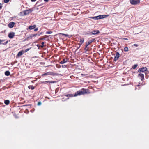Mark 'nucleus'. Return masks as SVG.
Instances as JSON below:
<instances>
[{"label":"nucleus","instance_id":"11","mask_svg":"<svg viewBox=\"0 0 149 149\" xmlns=\"http://www.w3.org/2000/svg\"><path fill=\"white\" fill-rule=\"evenodd\" d=\"M138 76L141 77V81H143L144 79V74L142 73H139L138 74Z\"/></svg>","mask_w":149,"mask_h":149},{"label":"nucleus","instance_id":"16","mask_svg":"<svg viewBox=\"0 0 149 149\" xmlns=\"http://www.w3.org/2000/svg\"><path fill=\"white\" fill-rule=\"evenodd\" d=\"M36 27V25H34L33 26H30L29 27V29L30 30L33 29L34 28H35Z\"/></svg>","mask_w":149,"mask_h":149},{"label":"nucleus","instance_id":"37","mask_svg":"<svg viewBox=\"0 0 149 149\" xmlns=\"http://www.w3.org/2000/svg\"><path fill=\"white\" fill-rule=\"evenodd\" d=\"M54 82H55V81H50V82H49L50 83H54Z\"/></svg>","mask_w":149,"mask_h":149},{"label":"nucleus","instance_id":"20","mask_svg":"<svg viewBox=\"0 0 149 149\" xmlns=\"http://www.w3.org/2000/svg\"><path fill=\"white\" fill-rule=\"evenodd\" d=\"M10 101L8 100H6L4 101V103L6 105L9 104Z\"/></svg>","mask_w":149,"mask_h":149},{"label":"nucleus","instance_id":"27","mask_svg":"<svg viewBox=\"0 0 149 149\" xmlns=\"http://www.w3.org/2000/svg\"><path fill=\"white\" fill-rule=\"evenodd\" d=\"M44 42H42V43H41V44L42 45L40 46V47H42V48L44 47Z\"/></svg>","mask_w":149,"mask_h":149},{"label":"nucleus","instance_id":"13","mask_svg":"<svg viewBox=\"0 0 149 149\" xmlns=\"http://www.w3.org/2000/svg\"><path fill=\"white\" fill-rule=\"evenodd\" d=\"M84 42V38H82L80 39V40L79 42L80 43L79 44L80 46L77 49H78L80 47V45H81V44Z\"/></svg>","mask_w":149,"mask_h":149},{"label":"nucleus","instance_id":"12","mask_svg":"<svg viewBox=\"0 0 149 149\" xmlns=\"http://www.w3.org/2000/svg\"><path fill=\"white\" fill-rule=\"evenodd\" d=\"M23 52H24V51H21L19 52L17 54V57L20 56L21 55H22L23 54Z\"/></svg>","mask_w":149,"mask_h":149},{"label":"nucleus","instance_id":"29","mask_svg":"<svg viewBox=\"0 0 149 149\" xmlns=\"http://www.w3.org/2000/svg\"><path fill=\"white\" fill-rule=\"evenodd\" d=\"M10 0H4V2L5 3H7Z\"/></svg>","mask_w":149,"mask_h":149},{"label":"nucleus","instance_id":"14","mask_svg":"<svg viewBox=\"0 0 149 149\" xmlns=\"http://www.w3.org/2000/svg\"><path fill=\"white\" fill-rule=\"evenodd\" d=\"M101 16L99 15L96 17H93V18L95 19H102Z\"/></svg>","mask_w":149,"mask_h":149},{"label":"nucleus","instance_id":"15","mask_svg":"<svg viewBox=\"0 0 149 149\" xmlns=\"http://www.w3.org/2000/svg\"><path fill=\"white\" fill-rule=\"evenodd\" d=\"M52 75V72H47L45 74H42V76H44L46 75Z\"/></svg>","mask_w":149,"mask_h":149},{"label":"nucleus","instance_id":"46","mask_svg":"<svg viewBox=\"0 0 149 149\" xmlns=\"http://www.w3.org/2000/svg\"><path fill=\"white\" fill-rule=\"evenodd\" d=\"M123 39H125V38H124Z\"/></svg>","mask_w":149,"mask_h":149},{"label":"nucleus","instance_id":"25","mask_svg":"<svg viewBox=\"0 0 149 149\" xmlns=\"http://www.w3.org/2000/svg\"><path fill=\"white\" fill-rule=\"evenodd\" d=\"M128 50V48L127 47H125L124 48V51L125 52H127Z\"/></svg>","mask_w":149,"mask_h":149},{"label":"nucleus","instance_id":"6","mask_svg":"<svg viewBox=\"0 0 149 149\" xmlns=\"http://www.w3.org/2000/svg\"><path fill=\"white\" fill-rule=\"evenodd\" d=\"M147 70V68L146 67H144L139 68L138 71L139 72H143L146 71Z\"/></svg>","mask_w":149,"mask_h":149},{"label":"nucleus","instance_id":"36","mask_svg":"<svg viewBox=\"0 0 149 149\" xmlns=\"http://www.w3.org/2000/svg\"><path fill=\"white\" fill-rule=\"evenodd\" d=\"M133 45L137 47L138 46V44H134Z\"/></svg>","mask_w":149,"mask_h":149},{"label":"nucleus","instance_id":"19","mask_svg":"<svg viewBox=\"0 0 149 149\" xmlns=\"http://www.w3.org/2000/svg\"><path fill=\"white\" fill-rule=\"evenodd\" d=\"M5 74L6 76H9L10 74V72L8 71H6L5 72Z\"/></svg>","mask_w":149,"mask_h":149},{"label":"nucleus","instance_id":"26","mask_svg":"<svg viewBox=\"0 0 149 149\" xmlns=\"http://www.w3.org/2000/svg\"><path fill=\"white\" fill-rule=\"evenodd\" d=\"M56 67L57 68H61V66L60 65H59V64H56Z\"/></svg>","mask_w":149,"mask_h":149},{"label":"nucleus","instance_id":"41","mask_svg":"<svg viewBox=\"0 0 149 149\" xmlns=\"http://www.w3.org/2000/svg\"><path fill=\"white\" fill-rule=\"evenodd\" d=\"M33 63H32V66L31 67V68H33V66H34V65H33Z\"/></svg>","mask_w":149,"mask_h":149},{"label":"nucleus","instance_id":"45","mask_svg":"<svg viewBox=\"0 0 149 149\" xmlns=\"http://www.w3.org/2000/svg\"><path fill=\"white\" fill-rule=\"evenodd\" d=\"M43 39H44V38H41V40H43Z\"/></svg>","mask_w":149,"mask_h":149},{"label":"nucleus","instance_id":"34","mask_svg":"<svg viewBox=\"0 0 149 149\" xmlns=\"http://www.w3.org/2000/svg\"><path fill=\"white\" fill-rule=\"evenodd\" d=\"M37 35H38V34H34L33 35H31L33 36V37H35V36H37Z\"/></svg>","mask_w":149,"mask_h":149},{"label":"nucleus","instance_id":"28","mask_svg":"<svg viewBox=\"0 0 149 149\" xmlns=\"http://www.w3.org/2000/svg\"><path fill=\"white\" fill-rule=\"evenodd\" d=\"M52 33V32L50 31H47L46 33L47 34H51Z\"/></svg>","mask_w":149,"mask_h":149},{"label":"nucleus","instance_id":"24","mask_svg":"<svg viewBox=\"0 0 149 149\" xmlns=\"http://www.w3.org/2000/svg\"><path fill=\"white\" fill-rule=\"evenodd\" d=\"M34 88H35L33 86L30 85V86H29V89H31L32 90H33L34 89Z\"/></svg>","mask_w":149,"mask_h":149},{"label":"nucleus","instance_id":"38","mask_svg":"<svg viewBox=\"0 0 149 149\" xmlns=\"http://www.w3.org/2000/svg\"><path fill=\"white\" fill-rule=\"evenodd\" d=\"M38 30V28H35V29H34V31H37Z\"/></svg>","mask_w":149,"mask_h":149},{"label":"nucleus","instance_id":"17","mask_svg":"<svg viewBox=\"0 0 149 149\" xmlns=\"http://www.w3.org/2000/svg\"><path fill=\"white\" fill-rule=\"evenodd\" d=\"M65 96H66L67 97H75L74 96V95L72 94H68L67 95H65Z\"/></svg>","mask_w":149,"mask_h":149},{"label":"nucleus","instance_id":"7","mask_svg":"<svg viewBox=\"0 0 149 149\" xmlns=\"http://www.w3.org/2000/svg\"><path fill=\"white\" fill-rule=\"evenodd\" d=\"M120 54L118 52H117L116 53V54L115 56V57L114 58V61H116L118 60Z\"/></svg>","mask_w":149,"mask_h":149},{"label":"nucleus","instance_id":"47","mask_svg":"<svg viewBox=\"0 0 149 149\" xmlns=\"http://www.w3.org/2000/svg\"><path fill=\"white\" fill-rule=\"evenodd\" d=\"M136 88H135V89H136Z\"/></svg>","mask_w":149,"mask_h":149},{"label":"nucleus","instance_id":"31","mask_svg":"<svg viewBox=\"0 0 149 149\" xmlns=\"http://www.w3.org/2000/svg\"><path fill=\"white\" fill-rule=\"evenodd\" d=\"M61 34L63 36H68V34H65L64 33H62Z\"/></svg>","mask_w":149,"mask_h":149},{"label":"nucleus","instance_id":"42","mask_svg":"<svg viewBox=\"0 0 149 149\" xmlns=\"http://www.w3.org/2000/svg\"><path fill=\"white\" fill-rule=\"evenodd\" d=\"M27 51H28V49H26L25 50V52H26Z\"/></svg>","mask_w":149,"mask_h":149},{"label":"nucleus","instance_id":"39","mask_svg":"<svg viewBox=\"0 0 149 149\" xmlns=\"http://www.w3.org/2000/svg\"><path fill=\"white\" fill-rule=\"evenodd\" d=\"M37 0H31V1L33 2H35Z\"/></svg>","mask_w":149,"mask_h":149},{"label":"nucleus","instance_id":"44","mask_svg":"<svg viewBox=\"0 0 149 149\" xmlns=\"http://www.w3.org/2000/svg\"><path fill=\"white\" fill-rule=\"evenodd\" d=\"M140 86L139 85H137V86Z\"/></svg>","mask_w":149,"mask_h":149},{"label":"nucleus","instance_id":"9","mask_svg":"<svg viewBox=\"0 0 149 149\" xmlns=\"http://www.w3.org/2000/svg\"><path fill=\"white\" fill-rule=\"evenodd\" d=\"M28 12V10H26L23 11L22 12H21L20 13V14L21 16H23L26 15L27 14V12Z\"/></svg>","mask_w":149,"mask_h":149},{"label":"nucleus","instance_id":"10","mask_svg":"<svg viewBox=\"0 0 149 149\" xmlns=\"http://www.w3.org/2000/svg\"><path fill=\"white\" fill-rule=\"evenodd\" d=\"M15 24L14 22H11L8 24V26L10 28H12L14 26Z\"/></svg>","mask_w":149,"mask_h":149},{"label":"nucleus","instance_id":"43","mask_svg":"<svg viewBox=\"0 0 149 149\" xmlns=\"http://www.w3.org/2000/svg\"><path fill=\"white\" fill-rule=\"evenodd\" d=\"M32 111V110H31V112H33V111Z\"/></svg>","mask_w":149,"mask_h":149},{"label":"nucleus","instance_id":"35","mask_svg":"<svg viewBox=\"0 0 149 149\" xmlns=\"http://www.w3.org/2000/svg\"><path fill=\"white\" fill-rule=\"evenodd\" d=\"M66 65H63L62 66V67L63 68H65L66 67Z\"/></svg>","mask_w":149,"mask_h":149},{"label":"nucleus","instance_id":"23","mask_svg":"<svg viewBox=\"0 0 149 149\" xmlns=\"http://www.w3.org/2000/svg\"><path fill=\"white\" fill-rule=\"evenodd\" d=\"M34 8H32L31 9H29V13H31L34 10Z\"/></svg>","mask_w":149,"mask_h":149},{"label":"nucleus","instance_id":"1","mask_svg":"<svg viewBox=\"0 0 149 149\" xmlns=\"http://www.w3.org/2000/svg\"><path fill=\"white\" fill-rule=\"evenodd\" d=\"M87 90V89L82 88L76 92L74 94V96H77L86 94Z\"/></svg>","mask_w":149,"mask_h":149},{"label":"nucleus","instance_id":"8","mask_svg":"<svg viewBox=\"0 0 149 149\" xmlns=\"http://www.w3.org/2000/svg\"><path fill=\"white\" fill-rule=\"evenodd\" d=\"M15 36V33L11 32L9 33L8 35V37L10 39L13 38Z\"/></svg>","mask_w":149,"mask_h":149},{"label":"nucleus","instance_id":"32","mask_svg":"<svg viewBox=\"0 0 149 149\" xmlns=\"http://www.w3.org/2000/svg\"><path fill=\"white\" fill-rule=\"evenodd\" d=\"M41 102H39L38 103V106L40 105L41 104Z\"/></svg>","mask_w":149,"mask_h":149},{"label":"nucleus","instance_id":"4","mask_svg":"<svg viewBox=\"0 0 149 149\" xmlns=\"http://www.w3.org/2000/svg\"><path fill=\"white\" fill-rule=\"evenodd\" d=\"M95 40V39H90L89 41L88 42H87L86 43V47L85 48V49L88 51V48L87 47V46L91 43L93 41H94Z\"/></svg>","mask_w":149,"mask_h":149},{"label":"nucleus","instance_id":"33","mask_svg":"<svg viewBox=\"0 0 149 149\" xmlns=\"http://www.w3.org/2000/svg\"><path fill=\"white\" fill-rule=\"evenodd\" d=\"M49 82H50V81H44L43 82V83L44 84H45L46 82L49 83Z\"/></svg>","mask_w":149,"mask_h":149},{"label":"nucleus","instance_id":"40","mask_svg":"<svg viewBox=\"0 0 149 149\" xmlns=\"http://www.w3.org/2000/svg\"><path fill=\"white\" fill-rule=\"evenodd\" d=\"M44 1L46 2H47L49 0H44Z\"/></svg>","mask_w":149,"mask_h":149},{"label":"nucleus","instance_id":"30","mask_svg":"<svg viewBox=\"0 0 149 149\" xmlns=\"http://www.w3.org/2000/svg\"><path fill=\"white\" fill-rule=\"evenodd\" d=\"M2 4L1 3H0V10L2 9Z\"/></svg>","mask_w":149,"mask_h":149},{"label":"nucleus","instance_id":"5","mask_svg":"<svg viewBox=\"0 0 149 149\" xmlns=\"http://www.w3.org/2000/svg\"><path fill=\"white\" fill-rule=\"evenodd\" d=\"M69 58L68 57H66L63 59L62 61L59 62V63L61 64H63L68 61Z\"/></svg>","mask_w":149,"mask_h":149},{"label":"nucleus","instance_id":"21","mask_svg":"<svg viewBox=\"0 0 149 149\" xmlns=\"http://www.w3.org/2000/svg\"><path fill=\"white\" fill-rule=\"evenodd\" d=\"M138 66V64H136L133 66L131 68V69H135Z\"/></svg>","mask_w":149,"mask_h":149},{"label":"nucleus","instance_id":"18","mask_svg":"<svg viewBox=\"0 0 149 149\" xmlns=\"http://www.w3.org/2000/svg\"><path fill=\"white\" fill-rule=\"evenodd\" d=\"M4 41V40H1L0 39V45L1 44H2V42ZM8 41H7L6 42L2 43V44H3L4 45H6V44H7L8 42Z\"/></svg>","mask_w":149,"mask_h":149},{"label":"nucleus","instance_id":"22","mask_svg":"<svg viewBox=\"0 0 149 149\" xmlns=\"http://www.w3.org/2000/svg\"><path fill=\"white\" fill-rule=\"evenodd\" d=\"M101 16V17L102 18H103L105 17H108L109 16V15H100Z\"/></svg>","mask_w":149,"mask_h":149},{"label":"nucleus","instance_id":"2","mask_svg":"<svg viewBox=\"0 0 149 149\" xmlns=\"http://www.w3.org/2000/svg\"><path fill=\"white\" fill-rule=\"evenodd\" d=\"M130 2L131 5H135L140 3V0H130Z\"/></svg>","mask_w":149,"mask_h":149},{"label":"nucleus","instance_id":"3","mask_svg":"<svg viewBox=\"0 0 149 149\" xmlns=\"http://www.w3.org/2000/svg\"><path fill=\"white\" fill-rule=\"evenodd\" d=\"M100 33V31L98 30H93L91 32H89V33H87L85 34V35H96L97 34Z\"/></svg>","mask_w":149,"mask_h":149}]
</instances>
